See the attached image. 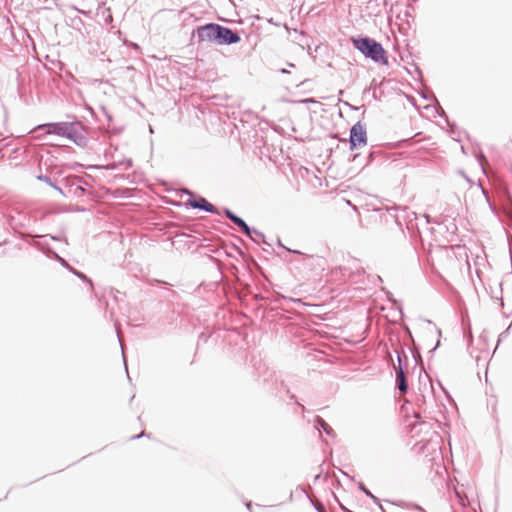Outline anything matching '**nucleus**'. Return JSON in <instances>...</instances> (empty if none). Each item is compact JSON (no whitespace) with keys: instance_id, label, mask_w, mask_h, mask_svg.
<instances>
[{"instance_id":"obj_1","label":"nucleus","mask_w":512,"mask_h":512,"mask_svg":"<svg viewBox=\"0 0 512 512\" xmlns=\"http://www.w3.org/2000/svg\"><path fill=\"white\" fill-rule=\"evenodd\" d=\"M353 46L359 50L366 58L376 63L387 64L386 52L381 43L370 37L351 38Z\"/></svg>"},{"instance_id":"obj_2","label":"nucleus","mask_w":512,"mask_h":512,"mask_svg":"<svg viewBox=\"0 0 512 512\" xmlns=\"http://www.w3.org/2000/svg\"><path fill=\"white\" fill-rule=\"evenodd\" d=\"M63 137L72 141L79 147H86L88 144L87 128L78 120L67 121Z\"/></svg>"},{"instance_id":"obj_3","label":"nucleus","mask_w":512,"mask_h":512,"mask_svg":"<svg viewBox=\"0 0 512 512\" xmlns=\"http://www.w3.org/2000/svg\"><path fill=\"white\" fill-rule=\"evenodd\" d=\"M197 37L198 42H208L218 45L217 23H207L199 26L192 33V39Z\"/></svg>"},{"instance_id":"obj_4","label":"nucleus","mask_w":512,"mask_h":512,"mask_svg":"<svg viewBox=\"0 0 512 512\" xmlns=\"http://www.w3.org/2000/svg\"><path fill=\"white\" fill-rule=\"evenodd\" d=\"M349 143L351 150L357 149L367 144L366 127L360 121L351 127Z\"/></svg>"},{"instance_id":"obj_5","label":"nucleus","mask_w":512,"mask_h":512,"mask_svg":"<svg viewBox=\"0 0 512 512\" xmlns=\"http://www.w3.org/2000/svg\"><path fill=\"white\" fill-rule=\"evenodd\" d=\"M218 31V45H232L236 44L241 40V37L237 31H234L228 27L217 24Z\"/></svg>"},{"instance_id":"obj_6","label":"nucleus","mask_w":512,"mask_h":512,"mask_svg":"<svg viewBox=\"0 0 512 512\" xmlns=\"http://www.w3.org/2000/svg\"><path fill=\"white\" fill-rule=\"evenodd\" d=\"M396 352H397V356H398V366L397 367L394 366L395 374H396V378H395L396 386L401 393H406L408 390V383H407L405 372H404V369L402 366V360H403V358L406 360L407 356L405 355L404 351H401V352L396 351Z\"/></svg>"},{"instance_id":"obj_7","label":"nucleus","mask_w":512,"mask_h":512,"mask_svg":"<svg viewBox=\"0 0 512 512\" xmlns=\"http://www.w3.org/2000/svg\"><path fill=\"white\" fill-rule=\"evenodd\" d=\"M224 214L233 224H235L242 231V233H244L251 240L257 241L252 237L251 227H249L248 224L241 217L233 213L228 208L224 209Z\"/></svg>"},{"instance_id":"obj_8","label":"nucleus","mask_w":512,"mask_h":512,"mask_svg":"<svg viewBox=\"0 0 512 512\" xmlns=\"http://www.w3.org/2000/svg\"><path fill=\"white\" fill-rule=\"evenodd\" d=\"M83 178L80 176H73L67 179V193L68 196L72 195L75 197H80L85 193V189L82 186Z\"/></svg>"},{"instance_id":"obj_9","label":"nucleus","mask_w":512,"mask_h":512,"mask_svg":"<svg viewBox=\"0 0 512 512\" xmlns=\"http://www.w3.org/2000/svg\"><path fill=\"white\" fill-rule=\"evenodd\" d=\"M66 123H67V121L45 123V124L37 126V129L43 130L45 132V134L63 137V135L65 133Z\"/></svg>"},{"instance_id":"obj_10","label":"nucleus","mask_w":512,"mask_h":512,"mask_svg":"<svg viewBox=\"0 0 512 512\" xmlns=\"http://www.w3.org/2000/svg\"><path fill=\"white\" fill-rule=\"evenodd\" d=\"M187 204L194 208V209H200L204 210L211 214H217V209L214 205H212L210 202H208L205 198L199 197L198 199H190L188 200Z\"/></svg>"},{"instance_id":"obj_11","label":"nucleus","mask_w":512,"mask_h":512,"mask_svg":"<svg viewBox=\"0 0 512 512\" xmlns=\"http://www.w3.org/2000/svg\"><path fill=\"white\" fill-rule=\"evenodd\" d=\"M314 426L315 428L320 431V429H322L328 436H331V437H334L335 436V432L334 430L332 429V427L326 423L324 421V419H322L321 417L319 416H316L314 418Z\"/></svg>"},{"instance_id":"obj_12","label":"nucleus","mask_w":512,"mask_h":512,"mask_svg":"<svg viewBox=\"0 0 512 512\" xmlns=\"http://www.w3.org/2000/svg\"><path fill=\"white\" fill-rule=\"evenodd\" d=\"M415 447H417L418 449V452H423V450L425 448H428V447H431V449L436 452V450L438 449V442L437 441H433L432 439H429L428 441H426L425 443H422V441L418 442Z\"/></svg>"},{"instance_id":"obj_13","label":"nucleus","mask_w":512,"mask_h":512,"mask_svg":"<svg viewBox=\"0 0 512 512\" xmlns=\"http://www.w3.org/2000/svg\"><path fill=\"white\" fill-rule=\"evenodd\" d=\"M358 487H359V489H360L361 491H363V492H364L368 497H370V498H371V499H372V500H373V501H374V502L379 506V508H380L383 512H385V511H384V509H383V507H382V505L380 504V500H379L375 495H373V494L370 492V490H368V489L366 488V486H365L362 482H359Z\"/></svg>"},{"instance_id":"obj_14","label":"nucleus","mask_w":512,"mask_h":512,"mask_svg":"<svg viewBox=\"0 0 512 512\" xmlns=\"http://www.w3.org/2000/svg\"><path fill=\"white\" fill-rule=\"evenodd\" d=\"M69 271H71L74 275H76L79 279L86 281L90 288L93 289L92 281L82 272L76 270L75 268L68 266Z\"/></svg>"},{"instance_id":"obj_15","label":"nucleus","mask_w":512,"mask_h":512,"mask_svg":"<svg viewBox=\"0 0 512 512\" xmlns=\"http://www.w3.org/2000/svg\"><path fill=\"white\" fill-rule=\"evenodd\" d=\"M251 230H252V237L257 240L256 241L257 243H259V242L266 243L265 235L262 232L256 230L255 228H251Z\"/></svg>"},{"instance_id":"obj_16","label":"nucleus","mask_w":512,"mask_h":512,"mask_svg":"<svg viewBox=\"0 0 512 512\" xmlns=\"http://www.w3.org/2000/svg\"><path fill=\"white\" fill-rule=\"evenodd\" d=\"M37 179L39 181L45 182L46 184H48L51 187H55V182H53L51 180V178L49 176H47V175L40 174V175L37 176Z\"/></svg>"},{"instance_id":"obj_17","label":"nucleus","mask_w":512,"mask_h":512,"mask_svg":"<svg viewBox=\"0 0 512 512\" xmlns=\"http://www.w3.org/2000/svg\"><path fill=\"white\" fill-rule=\"evenodd\" d=\"M116 332H117V337L119 339V342H120V346H121V349L123 350V343H122V340H121V337H120V331H119V328L116 326ZM122 354H123V360H124V364H125V367L127 368L126 366V359H125V356H124V352L122 351Z\"/></svg>"},{"instance_id":"obj_18","label":"nucleus","mask_w":512,"mask_h":512,"mask_svg":"<svg viewBox=\"0 0 512 512\" xmlns=\"http://www.w3.org/2000/svg\"><path fill=\"white\" fill-rule=\"evenodd\" d=\"M312 503L318 512H326V509L322 503H320V502L314 503L313 501H312Z\"/></svg>"},{"instance_id":"obj_19","label":"nucleus","mask_w":512,"mask_h":512,"mask_svg":"<svg viewBox=\"0 0 512 512\" xmlns=\"http://www.w3.org/2000/svg\"><path fill=\"white\" fill-rule=\"evenodd\" d=\"M56 191H58L62 196H65L67 197L68 196V193H67V190L64 191L61 187H59L56 183H55V187H53Z\"/></svg>"},{"instance_id":"obj_20","label":"nucleus","mask_w":512,"mask_h":512,"mask_svg":"<svg viewBox=\"0 0 512 512\" xmlns=\"http://www.w3.org/2000/svg\"><path fill=\"white\" fill-rule=\"evenodd\" d=\"M56 257L59 260V262L62 263L67 268H68V266H70L63 258L59 257L58 255H56Z\"/></svg>"},{"instance_id":"obj_21","label":"nucleus","mask_w":512,"mask_h":512,"mask_svg":"<svg viewBox=\"0 0 512 512\" xmlns=\"http://www.w3.org/2000/svg\"><path fill=\"white\" fill-rule=\"evenodd\" d=\"M422 217L425 219V222L427 224L431 222V218H430V216L428 214H424Z\"/></svg>"},{"instance_id":"obj_22","label":"nucleus","mask_w":512,"mask_h":512,"mask_svg":"<svg viewBox=\"0 0 512 512\" xmlns=\"http://www.w3.org/2000/svg\"><path fill=\"white\" fill-rule=\"evenodd\" d=\"M143 436H145V433H144V432H141V433H140V434H138V435L132 436V437H131V439H133V440H134V439H139V438H141V437H143Z\"/></svg>"},{"instance_id":"obj_23","label":"nucleus","mask_w":512,"mask_h":512,"mask_svg":"<svg viewBox=\"0 0 512 512\" xmlns=\"http://www.w3.org/2000/svg\"><path fill=\"white\" fill-rule=\"evenodd\" d=\"M302 102H304V103H315L316 101L313 98H307V99H304Z\"/></svg>"},{"instance_id":"obj_24","label":"nucleus","mask_w":512,"mask_h":512,"mask_svg":"<svg viewBox=\"0 0 512 512\" xmlns=\"http://www.w3.org/2000/svg\"><path fill=\"white\" fill-rule=\"evenodd\" d=\"M132 166V161L129 159L125 162V169H128Z\"/></svg>"},{"instance_id":"obj_25","label":"nucleus","mask_w":512,"mask_h":512,"mask_svg":"<svg viewBox=\"0 0 512 512\" xmlns=\"http://www.w3.org/2000/svg\"><path fill=\"white\" fill-rule=\"evenodd\" d=\"M413 508L420 511V512H425V510L423 508H421L420 506L418 505H413Z\"/></svg>"},{"instance_id":"obj_26","label":"nucleus","mask_w":512,"mask_h":512,"mask_svg":"<svg viewBox=\"0 0 512 512\" xmlns=\"http://www.w3.org/2000/svg\"><path fill=\"white\" fill-rule=\"evenodd\" d=\"M485 160V156L484 154H480V158H479V161H480V164L482 165V161Z\"/></svg>"},{"instance_id":"obj_27","label":"nucleus","mask_w":512,"mask_h":512,"mask_svg":"<svg viewBox=\"0 0 512 512\" xmlns=\"http://www.w3.org/2000/svg\"><path fill=\"white\" fill-rule=\"evenodd\" d=\"M297 404L301 407L302 412L306 410L304 405L300 404L299 402H297Z\"/></svg>"},{"instance_id":"obj_28","label":"nucleus","mask_w":512,"mask_h":512,"mask_svg":"<svg viewBox=\"0 0 512 512\" xmlns=\"http://www.w3.org/2000/svg\"><path fill=\"white\" fill-rule=\"evenodd\" d=\"M246 507H247L248 510H251V507H252L251 502L246 503Z\"/></svg>"},{"instance_id":"obj_29","label":"nucleus","mask_w":512,"mask_h":512,"mask_svg":"<svg viewBox=\"0 0 512 512\" xmlns=\"http://www.w3.org/2000/svg\"><path fill=\"white\" fill-rule=\"evenodd\" d=\"M291 301L293 302H297V303H301V300L300 299H293V298H290Z\"/></svg>"},{"instance_id":"obj_30","label":"nucleus","mask_w":512,"mask_h":512,"mask_svg":"<svg viewBox=\"0 0 512 512\" xmlns=\"http://www.w3.org/2000/svg\"><path fill=\"white\" fill-rule=\"evenodd\" d=\"M439 344H440V341L438 340L435 347L431 351H434L439 346Z\"/></svg>"},{"instance_id":"obj_31","label":"nucleus","mask_w":512,"mask_h":512,"mask_svg":"<svg viewBox=\"0 0 512 512\" xmlns=\"http://www.w3.org/2000/svg\"><path fill=\"white\" fill-rule=\"evenodd\" d=\"M282 73H287L288 71L286 69H281L280 70Z\"/></svg>"},{"instance_id":"obj_32","label":"nucleus","mask_w":512,"mask_h":512,"mask_svg":"<svg viewBox=\"0 0 512 512\" xmlns=\"http://www.w3.org/2000/svg\"><path fill=\"white\" fill-rule=\"evenodd\" d=\"M436 332L439 336L441 335V331L439 329H436Z\"/></svg>"},{"instance_id":"obj_33","label":"nucleus","mask_w":512,"mask_h":512,"mask_svg":"<svg viewBox=\"0 0 512 512\" xmlns=\"http://www.w3.org/2000/svg\"><path fill=\"white\" fill-rule=\"evenodd\" d=\"M293 253H297V254H300V251H297V250H294L292 251Z\"/></svg>"},{"instance_id":"obj_34","label":"nucleus","mask_w":512,"mask_h":512,"mask_svg":"<svg viewBox=\"0 0 512 512\" xmlns=\"http://www.w3.org/2000/svg\"><path fill=\"white\" fill-rule=\"evenodd\" d=\"M341 472L344 474V476L349 477V475H348L347 473H345V472H343V471H341Z\"/></svg>"}]
</instances>
